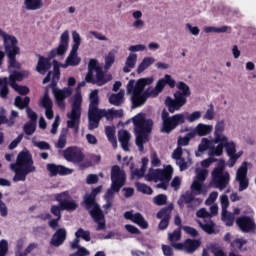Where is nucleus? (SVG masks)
<instances>
[{
	"mask_svg": "<svg viewBox=\"0 0 256 256\" xmlns=\"http://www.w3.org/2000/svg\"><path fill=\"white\" fill-rule=\"evenodd\" d=\"M134 125L135 143L140 153L145 151V143H149V135L153 131V120L147 119L145 113H138L132 118Z\"/></svg>",
	"mask_w": 256,
	"mask_h": 256,
	"instance_id": "nucleus-1",
	"label": "nucleus"
},
{
	"mask_svg": "<svg viewBox=\"0 0 256 256\" xmlns=\"http://www.w3.org/2000/svg\"><path fill=\"white\" fill-rule=\"evenodd\" d=\"M69 49V30H65L60 36V43L57 48L52 49L48 56L38 55V63L36 65V71L40 75H45L52 67L51 59H55L57 55L63 56Z\"/></svg>",
	"mask_w": 256,
	"mask_h": 256,
	"instance_id": "nucleus-2",
	"label": "nucleus"
},
{
	"mask_svg": "<svg viewBox=\"0 0 256 256\" xmlns=\"http://www.w3.org/2000/svg\"><path fill=\"white\" fill-rule=\"evenodd\" d=\"M13 171L15 172V176L13 177V181H26L27 175L29 173H35L37 168L33 162V156L31 153L26 151H21L16 159V163L11 165Z\"/></svg>",
	"mask_w": 256,
	"mask_h": 256,
	"instance_id": "nucleus-3",
	"label": "nucleus"
},
{
	"mask_svg": "<svg viewBox=\"0 0 256 256\" xmlns=\"http://www.w3.org/2000/svg\"><path fill=\"white\" fill-rule=\"evenodd\" d=\"M101 189H103L102 186H97L91 191V194L84 198L86 209H91V207H93L89 213L93 221L97 223L96 231H103L106 229L105 214H103L101 206L95 202V197L101 193Z\"/></svg>",
	"mask_w": 256,
	"mask_h": 256,
	"instance_id": "nucleus-4",
	"label": "nucleus"
},
{
	"mask_svg": "<svg viewBox=\"0 0 256 256\" xmlns=\"http://www.w3.org/2000/svg\"><path fill=\"white\" fill-rule=\"evenodd\" d=\"M54 197L55 201H57L59 205H52L50 208V213L56 217V219H61V211H75L77 207H79V204H77V201L71 197L69 191L57 193L54 195Z\"/></svg>",
	"mask_w": 256,
	"mask_h": 256,
	"instance_id": "nucleus-5",
	"label": "nucleus"
},
{
	"mask_svg": "<svg viewBox=\"0 0 256 256\" xmlns=\"http://www.w3.org/2000/svg\"><path fill=\"white\" fill-rule=\"evenodd\" d=\"M0 37H2L4 41L5 53L9 59V67H12V69H17L19 67V64L17 63V55L21 53V48L17 46L19 43L17 37L5 33V31H3L1 28Z\"/></svg>",
	"mask_w": 256,
	"mask_h": 256,
	"instance_id": "nucleus-6",
	"label": "nucleus"
},
{
	"mask_svg": "<svg viewBox=\"0 0 256 256\" xmlns=\"http://www.w3.org/2000/svg\"><path fill=\"white\" fill-rule=\"evenodd\" d=\"M110 179L111 186L107 190V197H115V193H119V191L125 187L127 174L119 165H114L111 167Z\"/></svg>",
	"mask_w": 256,
	"mask_h": 256,
	"instance_id": "nucleus-7",
	"label": "nucleus"
},
{
	"mask_svg": "<svg viewBox=\"0 0 256 256\" xmlns=\"http://www.w3.org/2000/svg\"><path fill=\"white\" fill-rule=\"evenodd\" d=\"M83 97L81 93H77L72 102V110L70 114H67V118L70 119L67 121L68 129H73V133L77 135L79 133V125H81V103Z\"/></svg>",
	"mask_w": 256,
	"mask_h": 256,
	"instance_id": "nucleus-8",
	"label": "nucleus"
},
{
	"mask_svg": "<svg viewBox=\"0 0 256 256\" xmlns=\"http://www.w3.org/2000/svg\"><path fill=\"white\" fill-rule=\"evenodd\" d=\"M225 171V161H220L217 167L212 171V180L210 181V185L215 187L216 189H227V185H229V181L231 179L229 172Z\"/></svg>",
	"mask_w": 256,
	"mask_h": 256,
	"instance_id": "nucleus-9",
	"label": "nucleus"
},
{
	"mask_svg": "<svg viewBox=\"0 0 256 256\" xmlns=\"http://www.w3.org/2000/svg\"><path fill=\"white\" fill-rule=\"evenodd\" d=\"M161 119H162L161 132L169 134L172 131H175V129L178 128L179 125H183V123H185L186 118H185V114L183 113L170 116L167 110H163L161 114Z\"/></svg>",
	"mask_w": 256,
	"mask_h": 256,
	"instance_id": "nucleus-10",
	"label": "nucleus"
},
{
	"mask_svg": "<svg viewBox=\"0 0 256 256\" xmlns=\"http://www.w3.org/2000/svg\"><path fill=\"white\" fill-rule=\"evenodd\" d=\"M63 157L68 161V163H74V165H77V163L84 161L85 154H83L79 148L70 146L63 150Z\"/></svg>",
	"mask_w": 256,
	"mask_h": 256,
	"instance_id": "nucleus-11",
	"label": "nucleus"
},
{
	"mask_svg": "<svg viewBox=\"0 0 256 256\" xmlns=\"http://www.w3.org/2000/svg\"><path fill=\"white\" fill-rule=\"evenodd\" d=\"M176 87L179 90L174 93V100L183 107L187 104V97L191 96V89L183 81H180Z\"/></svg>",
	"mask_w": 256,
	"mask_h": 256,
	"instance_id": "nucleus-12",
	"label": "nucleus"
},
{
	"mask_svg": "<svg viewBox=\"0 0 256 256\" xmlns=\"http://www.w3.org/2000/svg\"><path fill=\"white\" fill-rule=\"evenodd\" d=\"M153 84V78H140L135 84V80H130L127 84V93H145V87Z\"/></svg>",
	"mask_w": 256,
	"mask_h": 256,
	"instance_id": "nucleus-13",
	"label": "nucleus"
},
{
	"mask_svg": "<svg viewBox=\"0 0 256 256\" xmlns=\"http://www.w3.org/2000/svg\"><path fill=\"white\" fill-rule=\"evenodd\" d=\"M174 207L175 206L173 204H169L167 207H164L157 212V219H161L160 223L158 224V229L160 231H165V229L169 227V222L171 221V211H173Z\"/></svg>",
	"mask_w": 256,
	"mask_h": 256,
	"instance_id": "nucleus-14",
	"label": "nucleus"
},
{
	"mask_svg": "<svg viewBox=\"0 0 256 256\" xmlns=\"http://www.w3.org/2000/svg\"><path fill=\"white\" fill-rule=\"evenodd\" d=\"M249 171V163L244 161L238 168L236 173V181L239 183V191H245L249 187V178L247 172Z\"/></svg>",
	"mask_w": 256,
	"mask_h": 256,
	"instance_id": "nucleus-15",
	"label": "nucleus"
},
{
	"mask_svg": "<svg viewBox=\"0 0 256 256\" xmlns=\"http://www.w3.org/2000/svg\"><path fill=\"white\" fill-rule=\"evenodd\" d=\"M236 224L242 233H253L256 231V223L250 216H240L236 219Z\"/></svg>",
	"mask_w": 256,
	"mask_h": 256,
	"instance_id": "nucleus-16",
	"label": "nucleus"
},
{
	"mask_svg": "<svg viewBox=\"0 0 256 256\" xmlns=\"http://www.w3.org/2000/svg\"><path fill=\"white\" fill-rule=\"evenodd\" d=\"M207 175H209V171L207 169H202L197 172V175L191 185V189L195 192V195H201L203 192V183L207 179Z\"/></svg>",
	"mask_w": 256,
	"mask_h": 256,
	"instance_id": "nucleus-17",
	"label": "nucleus"
},
{
	"mask_svg": "<svg viewBox=\"0 0 256 256\" xmlns=\"http://www.w3.org/2000/svg\"><path fill=\"white\" fill-rule=\"evenodd\" d=\"M52 91L58 107L60 109H65V99L73 95V90L71 88H63L62 90L53 88Z\"/></svg>",
	"mask_w": 256,
	"mask_h": 256,
	"instance_id": "nucleus-18",
	"label": "nucleus"
},
{
	"mask_svg": "<svg viewBox=\"0 0 256 256\" xmlns=\"http://www.w3.org/2000/svg\"><path fill=\"white\" fill-rule=\"evenodd\" d=\"M124 218L127 219L128 221H132V223H135L141 229H148L149 227V223L145 221V218L139 212L133 214V211H126L124 213Z\"/></svg>",
	"mask_w": 256,
	"mask_h": 256,
	"instance_id": "nucleus-19",
	"label": "nucleus"
},
{
	"mask_svg": "<svg viewBox=\"0 0 256 256\" xmlns=\"http://www.w3.org/2000/svg\"><path fill=\"white\" fill-rule=\"evenodd\" d=\"M46 168L50 173V177H55L57 175H71V173H73V170L63 165H57L53 163L47 164Z\"/></svg>",
	"mask_w": 256,
	"mask_h": 256,
	"instance_id": "nucleus-20",
	"label": "nucleus"
},
{
	"mask_svg": "<svg viewBox=\"0 0 256 256\" xmlns=\"http://www.w3.org/2000/svg\"><path fill=\"white\" fill-rule=\"evenodd\" d=\"M111 79H113L111 74L105 75V72H103V69L98 68L96 71V78L93 75V81H86V83H92L93 85H98V87H101L106 83H109Z\"/></svg>",
	"mask_w": 256,
	"mask_h": 256,
	"instance_id": "nucleus-21",
	"label": "nucleus"
},
{
	"mask_svg": "<svg viewBox=\"0 0 256 256\" xmlns=\"http://www.w3.org/2000/svg\"><path fill=\"white\" fill-rule=\"evenodd\" d=\"M67 240V230L65 228H59L56 232L52 235L50 244L53 247H61Z\"/></svg>",
	"mask_w": 256,
	"mask_h": 256,
	"instance_id": "nucleus-22",
	"label": "nucleus"
},
{
	"mask_svg": "<svg viewBox=\"0 0 256 256\" xmlns=\"http://www.w3.org/2000/svg\"><path fill=\"white\" fill-rule=\"evenodd\" d=\"M149 97V94L147 92L144 93H138V92H132V109H137V107H141L142 105H145L147 98Z\"/></svg>",
	"mask_w": 256,
	"mask_h": 256,
	"instance_id": "nucleus-23",
	"label": "nucleus"
},
{
	"mask_svg": "<svg viewBox=\"0 0 256 256\" xmlns=\"http://www.w3.org/2000/svg\"><path fill=\"white\" fill-rule=\"evenodd\" d=\"M88 119H89L88 129H90V131H93V129H97V127H99V121H101V115L99 114V110L98 111L89 110Z\"/></svg>",
	"mask_w": 256,
	"mask_h": 256,
	"instance_id": "nucleus-24",
	"label": "nucleus"
},
{
	"mask_svg": "<svg viewBox=\"0 0 256 256\" xmlns=\"http://www.w3.org/2000/svg\"><path fill=\"white\" fill-rule=\"evenodd\" d=\"M224 131H225V121L221 120L215 126L214 143H221L223 141H227V137L223 136Z\"/></svg>",
	"mask_w": 256,
	"mask_h": 256,
	"instance_id": "nucleus-25",
	"label": "nucleus"
},
{
	"mask_svg": "<svg viewBox=\"0 0 256 256\" xmlns=\"http://www.w3.org/2000/svg\"><path fill=\"white\" fill-rule=\"evenodd\" d=\"M118 141L121 143V147L124 151H129V141H131V133L127 130H121L118 132Z\"/></svg>",
	"mask_w": 256,
	"mask_h": 256,
	"instance_id": "nucleus-26",
	"label": "nucleus"
},
{
	"mask_svg": "<svg viewBox=\"0 0 256 256\" xmlns=\"http://www.w3.org/2000/svg\"><path fill=\"white\" fill-rule=\"evenodd\" d=\"M194 193V195H193ZM197 193V191L192 190V192H186L185 194H182L180 199L178 200V205H183V203H185L186 205H189V203H193V201H198V203H202L203 200H201V198H195V194Z\"/></svg>",
	"mask_w": 256,
	"mask_h": 256,
	"instance_id": "nucleus-27",
	"label": "nucleus"
},
{
	"mask_svg": "<svg viewBox=\"0 0 256 256\" xmlns=\"http://www.w3.org/2000/svg\"><path fill=\"white\" fill-rule=\"evenodd\" d=\"M25 77H29L28 71H17L15 70L12 74L9 76V85L10 87L13 85H17V81H23Z\"/></svg>",
	"mask_w": 256,
	"mask_h": 256,
	"instance_id": "nucleus-28",
	"label": "nucleus"
},
{
	"mask_svg": "<svg viewBox=\"0 0 256 256\" xmlns=\"http://www.w3.org/2000/svg\"><path fill=\"white\" fill-rule=\"evenodd\" d=\"M185 243V252L186 253H195L197 251L198 247H201V242L199 240L195 239H186L184 241Z\"/></svg>",
	"mask_w": 256,
	"mask_h": 256,
	"instance_id": "nucleus-29",
	"label": "nucleus"
},
{
	"mask_svg": "<svg viewBox=\"0 0 256 256\" xmlns=\"http://www.w3.org/2000/svg\"><path fill=\"white\" fill-rule=\"evenodd\" d=\"M90 105L89 111H98L99 110V90H93L90 93Z\"/></svg>",
	"mask_w": 256,
	"mask_h": 256,
	"instance_id": "nucleus-30",
	"label": "nucleus"
},
{
	"mask_svg": "<svg viewBox=\"0 0 256 256\" xmlns=\"http://www.w3.org/2000/svg\"><path fill=\"white\" fill-rule=\"evenodd\" d=\"M98 69H101V67L97 65V60L90 59L88 63V73L85 77V81H93V73H96Z\"/></svg>",
	"mask_w": 256,
	"mask_h": 256,
	"instance_id": "nucleus-31",
	"label": "nucleus"
},
{
	"mask_svg": "<svg viewBox=\"0 0 256 256\" xmlns=\"http://www.w3.org/2000/svg\"><path fill=\"white\" fill-rule=\"evenodd\" d=\"M213 131V126L207 124H198L195 128V131L192 133H196L199 137H205V135H209Z\"/></svg>",
	"mask_w": 256,
	"mask_h": 256,
	"instance_id": "nucleus-32",
	"label": "nucleus"
},
{
	"mask_svg": "<svg viewBox=\"0 0 256 256\" xmlns=\"http://www.w3.org/2000/svg\"><path fill=\"white\" fill-rule=\"evenodd\" d=\"M24 5L27 11H37L43 7V0H24Z\"/></svg>",
	"mask_w": 256,
	"mask_h": 256,
	"instance_id": "nucleus-33",
	"label": "nucleus"
},
{
	"mask_svg": "<svg viewBox=\"0 0 256 256\" xmlns=\"http://www.w3.org/2000/svg\"><path fill=\"white\" fill-rule=\"evenodd\" d=\"M9 95V78H0V97L1 99H7Z\"/></svg>",
	"mask_w": 256,
	"mask_h": 256,
	"instance_id": "nucleus-34",
	"label": "nucleus"
},
{
	"mask_svg": "<svg viewBox=\"0 0 256 256\" xmlns=\"http://www.w3.org/2000/svg\"><path fill=\"white\" fill-rule=\"evenodd\" d=\"M105 133L108 141L111 143L114 149H117V137H115V127L106 126Z\"/></svg>",
	"mask_w": 256,
	"mask_h": 256,
	"instance_id": "nucleus-35",
	"label": "nucleus"
},
{
	"mask_svg": "<svg viewBox=\"0 0 256 256\" xmlns=\"http://www.w3.org/2000/svg\"><path fill=\"white\" fill-rule=\"evenodd\" d=\"M165 105L168 108L169 113H175V111H180L181 107H183L170 96L166 98Z\"/></svg>",
	"mask_w": 256,
	"mask_h": 256,
	"instance_id": "nucleus-36",
	"label": "nucleus"
},
{
	"mask_svg": "<svg viewBox=\"0 0 256 256\" xmlns=\"http://www.w3.org/2000/svg\"><path fill=\"white\" fill-rule=\"evenodd\" d=\"M29 103H31V98L29 96H25L24 99L21 96H16L14 101L15 107L20 110L27 109Z\"/></svg>",
	"mask_w": 256,
	"mask_h": 256,
	"instance_id": "nucleus-37",
	"label": "nucleus"
},
{
	"mask_svg": "<svg viewBox=\"0 0 256 256\" xmlns=\"http://www.w3.org/2000/svg\"><path fill=\"white\" fill-rule=\"evenodd\" d=\"M155 63V58L153 57H145L142 62L138 65L137 73H143V71L149 69L151 65Z\"/></svg>",
	"mask_w": 256,
	"mask_h": 256,
	"instance_id": "nucleus-38",
	"label": "nucleus"
},
{
	"mask_svg": "<svg viewBox=\"0 0 256 256\" xmlns=\"http://www.w3.org/2000/svg\"><path fill=\"white\" fill-rule=\"evenodd\" d=\"M123 97H125V94L122 91L117 94H112L109 97V103L115 105V107H121V105H123Z\"/></svg>",
	"mask_w": 256,
	"mask_h": 256,
	"instance_id": "nucleus-39",
	"label": "nucleus"
},
{
	"mask_svg": "<svg viewBox=\"0 0 256 256\" xmlns=\"http://www.w3.org/2000/svg\"><path fill=\"white\" fill-rule=\"evenodd\" d=\"M173 177V168L169 166L166 170L159 169L158 171V181H171Z\"/></svg>",
	"mask_w": 256,
	"mask_h": 256,
	"instance_id": "nucleus-40",
	"label": "nucleus"
},
{
	"mask_svg": "<svg viewBox=\"0 0 256 256\" xmlns=\"http://www.w3.org/2000/svg\"><path fill=\"white\" fill-rule=\"evenodd\" d=\"M199 227H201L202 230L205 231L208 235H213L215 233V222L213 220L209 219L206 224H203V222L198 221Z\"/></svg>",
	"mask_w": 256,
	"mask_h": 256,
	"instance_id": "nucleus-41",
	"label": "nucleus"
},
{
	"mask_svg": "<svg viewBox=\"0 0 256 256\" xmlns=\"http://www.w3.org/2000/svg\"><path fill=\"white\" fill-rule=\"evenodd\" d=\"M196 133L195 132H189L184 137L178 138V147H187L189 145V142L191 139H195Z\"/></svg>",
	"mask_w": 256,
	"mask_h": 256,
	"instance_id": "nucleus-42",
	"label": "nucleus"
},
{
	"mask_svg": "<svg viewBox=\"0 0 256 256\" xmlns=\"http://www.w3.org/2000/svg\"><path fill=\"white\" fill-rule=\"evenodd\" d=\"M135 187L139 193H143L144 195H153V188L145 183L136 182Z\"/></svg>",
	"mask_w": 256,
	"mask_h": 256,
	"instance_id": "nucleus-43",
	"label": "nucleus"
},
{
	"mask_svg": "<svg viewBox=\"0 0 256 256\" xmlns=\"http://www.w3.org/2000/svg\"><path fill=\"white\" fill-rule=\"evenodd\" d=\"M67 65H71L72 67H75L81 63V58L77 57V51L73 53V48L70 51L69 57L66 59Z\"/></svg>",
	"mask_w": 256,
	"mask_h": 256,
	"instance_id": "nucleus-44",
	"label": "nucleus"
},
{
	"mask_svg": "<svg viewBox=\"0 0 256 256\" xmlns=\"http://www.w3.org/2000/svg\"><path fill=\"white\" fill-rule=\"evenodd\" d=\"M222 221L226 223L227 227H233V223H235V216L227 210H222Z\"/></svg>",
	"mask_w": 256,
	"mask_h": 256,
	"instance_id": "nucleus-45",
	"label": "nucleus"
},
{
	"mask_svg": "<svg viewBox=\"0 0 256 256\" xmlns=\"http://www.w3.org/2000/svg\"><path fill=\"white\" fill-rule=\"evenodd\" d=\"M23 131L25 135H33L37 131V122H26L23 125Z\"/></svg>",
	"mask_w": 256,
	"mask_h": 256,
	"instance_id": "nucleus-46",
	"label": "nucleus"
},
{
	"mask_svg": "<svg viewBox=\"0 0 256 256\" xmlns=\"http://www.w3.org/2000/svg\"><path fill=\"white\" fill-rule=\"evenodd\" d=\"M227 141L217 142L219 143L216 148L213 147L210 149L209 155H216V157H221L223 155V149L225 148V143Z\"/></svg>",
	"mask_w": 256,
	"mask_h": 256,
	"instance_id": "nucleus-47",
	"label": "nucleus"
},
{
	"mask_svg": "<svg viewBox=\"0 0 256 256\" xmlns=\"http://www.w3.org/2000/svg\"><path fill=\"white\" fill-rule=\"evenodd\" d=\"M168 241H170V245L181 241V228H176L173 232L168 233Z\"/></svg>",
	"mask_w": 256,
	"mask_h": 256,
	"instance_id": "nucleus-48",
	"label": "nucleus"
},
{
	"mask_svg": "<svg viewBox=\"0 0 256 256\" xmlns=\"http://www.w3.org/2000/svg\"><path fill=\"white\" fill-rule=\"evenodd\" d=\"M72 39H73L72 53H75V51H79V47L81 46V35H79L77 31H73Z\"/></svg>",
	"mask_w": 256,
	"mask_h": 256,
	"instance_id": "nucleus-49",
	"label": "nucleus"
},
{
	"mask_svg": "<svg viewBox=\"0 0 256 256\" xmlns=\"http://www.w3.org/2000/svg\"><path fill=\"white\" fill-rule=\"evenodd\" d=\"M40 105L44 109H49V108L53 107V100H51V98L49 97V91L46 90L44 92V96L41 99Z\"/></svg>",
	"mask_w": 256,
	"mask_h": 256,
	"instance_id": "nucleus-50",
	"label": "nucleus"
},
{
	"mask_svg": "<svg viewBox=\"0 0 256 256\" xmlns=\"http://www.w3.org/2000/svg\"><path fill=\"white\" fill-rule=\"evenodd\" d=\"M247 244V240L237 238L231 242V248L233 251H243V245Z\"/></svg>",
	"mask_w": 256,
	"mask_h": 256,
	"instance_id": "nucleus-51",
	"label": "nucleus"
},
{
	"mask_svg": "<svg viewBox=\"0 0 256 256\" xmlns=\"http://www.w3.org/2000/svg\"><path fill=\"white\" fill-rule=\"evenodd\" d=\"M75 237L78 239H84V241H91V232L83 230V228H79L77 232L75 233Z\"/></svg>",
	"mask_w": 256,
	"mask_h": 256,
	"instance_id": "nucleus-52",
	"label": "nucleus"
},
{
	"mask_svg": "<svg viewBox=\"0 0 256 256\" xmlns=\"http://www.w3.org/2000/svg\"><path fill=\"white\" fill-rule=\"evenodd\" d=\"M224 149H226L227 155H235V153H237V145L235 142H224Z\"/></svg>",
	"mask_w": 256,
	"mask_h": 256,
	"instance_id": "nucleus-53",
	"label": "nucleus"
},
{
	"mask_svg": "<svg viewBox=\"0 0 256 256\" xmlns=\"http://www.w3.org/2000/svg\"><path fill=\"white\" fill-rule=\"evenodd\" d=\"M209 147H211V141L207 138H202L201 143L198 146V153H205Z\"/></svg>",
	"mask_w": 256,
	"mask_h": 256,
	"instance_id": "nucleus-54",
	"label": "nucleus"
},
{
	"mask_svg": "<svg viewBox=\"0 0 256 256\" xmlns=\"http://www.w3.org/2000/svg\"><path fill=\"white\" fill-rule=\"evenodd\" d=\"M227 29H229L227 26H222L220 28L208 26L205 28V33H227Z\"/></svg>",
	"mask_w": 256,
	"mask_h": 256,
	"instance_id": "nucleus-55",
	"label": "nucleus"
},
{
	"mask_svg": "<svg viewBox=\"0 0 256 256\" xmlns=\"http://www.w3.org/2000/svg\"><path fill=\"white\" fill-rule=\"evenodd\" d=\"M147 178L148 181H154V183H157V181H159V169H149Z\"/></svg>",
	"mask_w": 256,
	"mask_h": 256,
	"instance_id": "nucleus-56",
	"label": "nucleus"
},
{
	"mask_svg": "<svg viewBox=\"0 0 256 256\" xmlns=\"http://www.w3.org/2000/svg\"><path fill=\"white\" fill-rule=\"evenodd\" d=\"M12 89L19 93V95H29V87L27 86H20L19 84H14L12 86Z\"/></svg>",
	"mask_w": 256,
	"mask_h": 256,
	"instance_id": "nucleus-57",
	"label": "nucleus"
},
{
	"mask_svg": "<svg viewBox=\"0 0 256 256\" xmlns=\"http://www.w3.org/2000/svg\"><path fill=\"white\" fill-rule=\"evenodd\" d=\"M113 63H115V53L109 52L105 57V69H111Z\"/></svg>",
	"mask_w": 256,
	"mask_h": 256,
	"instance_id": "nucleus-58",
	"label": "nucleus"
},
{
	"mask_svg": "<svg viewBox=\"0 0 256 256\" xmlns=\"http://www.w3.org/2000/svg\"><path fill=\"white\" fill-rule=\"evenodd\" d=\"M98 113L101 117V119H103V117H105L107 119V121H113L114 116H113V109H109L107 110H98Z\"/></svg>",
	"mask_w": 256,
	"mask_h": 256,
	"instance_id": "nucleus-59",
	"label": "nucleus"
},
{
	"mask_svg": "<svg viewBox=\"0 0 256 256\" xmlns=\"http://www.w3.org/2000/svg\"><path fill=\"white\" fill-rule=\"evenodd\" d=\"M154 203L155 205L162 206L167 204V195L165 194H158L154 197Z\"/></svg>",
	"mask_w": 256,
	"mask_h": 256,
	"instance_id": "nucleus-60",
	"label": "nucleus"
},
{
	"mask_svg": "<svg viewBox=\"0 0 256 256\" xmlns=\"http://www.w3.org/2000/svg\"><path fill=\"white\" fill-rule=\"evenodd\" d=\"M135 63H137V54L131 53L126 59V65L127 67H130V69L135 68Z\"/></svg>",
	"mask_w": 256,
	"mask_h": 256,
	"instance_id": "nucleus-61",
	"label": "nucleus"
},
{
	"mask_svg": "<svg viewBox=\"0 0 256 256\" xmlns=\"http://www.w3.org/2000/svg\"><path fill=\"white\" fill-rule=\"evenodd\" d=\"M9 252V242L7 240L2 239L0 241V256H7Z\"/></svg>",
	"mask_w": 256,
	"mask_h": 256,
	"instance_id": "nucleus-62",
	"label": "nucleus"
},
{
	"mask_svg": "<svg viewBox=\"0 0 256 256\" xmlns=\"http://www.w3.org/2000/svg\"><path fill=\"white\" fill-rule=\"evenodd\" d=\"M182 229L187 235H190V237H199V231L191 226H183Z\"/></svg>",
	"mask_w": 256,
	"mask_h": 256,
	"instance_id": "nucleus-63",
	"label": "nucleus"
},
{
	"mask_svg": "<svg viewBox=\"0 0 256 256\" xmlns=\"http://www.w3.org/2000/svg\"><path fill=\"white\" fill-rule=\"evenodd\" d=\"M26 115H27L28 119H30L29 122L37 123V114L29 106L26 109Z\"/></svg>",
	"mask_w": 256,
	"mask_h": 256,
	"instance_id": "nucleus-64",
	"label": "nucleus"
}]
</instances>
